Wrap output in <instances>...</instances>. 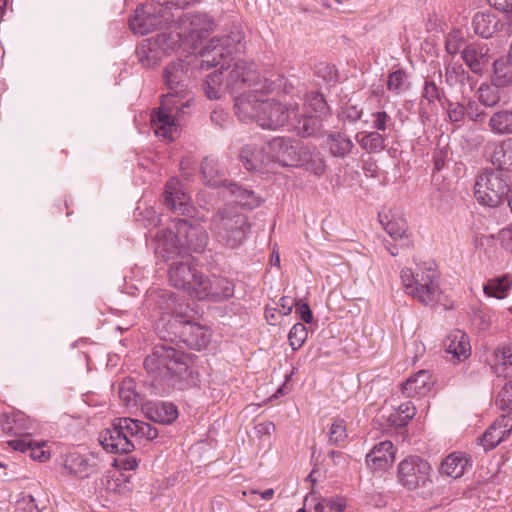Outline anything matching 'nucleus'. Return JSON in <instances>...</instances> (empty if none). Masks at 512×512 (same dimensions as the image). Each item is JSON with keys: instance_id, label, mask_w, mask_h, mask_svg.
<instances>
[{"instance_id": "f257e3e1", "label": "nucleus", "mask_w": 512, "mask_h": 512, "mask_svg": "<svg viewBox=\"0 0 512 512\" xmlns=\"http://www.w3.org/2000/svg\"><path fill=\"white\" fill-rule=\"evenodd\" d=\"M185 59H178L168 64L164 79L168 93L162 96L161 106L151 116V125L155 134L164 139H171L177 132L179 121L189 113L194 98L188 89L191 77L196 78L200 71L197 66L189 65Z\"/></svg>"}, {"instance_id": "f03ea898", "label": "nucleus", "mask_w": 512, "mask_h": 512, "mask_svg": "<svg viewBox=\"0 0 512 512\" xmlns=\"http://www.w3.org/2000/svg\"><path fill=\"white\" fill-rule=\"evenodd\" d=\"M283 77L275 76V79L261 78L253 68V65L244 60H237L221 65L220 69L206 76L203 83V91L210 100H218L228 92L232 96L251 89L252 92L261 91L265 87L268 93L276 92L282 85Z\"/></svg>"}, {"instance_id": "7ed1b4c3", "label": "nucleus", "mask_w": 512, "mask_h": 512, "mask_svg": "<svg viewBox=\"0 0 512 512\" xmlns=\"http://www.w3.org/2000/svg\"><path fill=\"white\" fill-rule=\"evenodd\" d=\"M213 25V20L203 13L179 15L177 22L170 26L169 33L156 36V44L164 52L183 45L196 49L197 42L212 30Z\"/></svg>"}, {"instance_id": "20e7f679", "label": "nucleus", "mask_w": 512, "mask_h": 512, "mask_svg": "<svg viewBox=\"0 0 512 512\" xmlns=\"http://www.w3.org/2000/svg\"><path fill=\"white\" fill-rule=\"evenodd\" d=\"M157 436V429L149 423L125 417L116 419L112 427L102 431L99 441L107 452L127 454L135 449V439L153 440Z\"/></svg>"}, {"instance_id": "39448f33", "label": "nucleus", "mask_w": 512, "mask_h": 512, "mask_svg": "<svg viewBox=\"0 0 512 512\" xmlns=\"http://www.w3.org/2000/svg\"><path fill=\"white\" fill-rule=\"evenodd\" d=\"M210 230L217 242L234 249L246 240L250 231V223L247 215L238 207L226 206L213 215Z\"/></svg>"}, {"instance_id": "423d86ee", "label": "nucleus", "mask_w": 512, "mask_h": 512, "mask_svg": "<svg viewBox=\"0 0 512 512\" xmlns=\"http://www.w3.org/2000/svg\"><path fill=\"white\" fill-rule=\"evenodd\" d=\"M186 354H147L144 367L148 373H156L171 381L179 390H185L198 384V374L192 371L184 361Z\"/></svg>"}, {"instance_id": "0eeeda50", "label": "nucleus", "mask_w": 512, "mask_h": 512, "mask_svg": "<svg viewBox=\"0 0 512 512\" xmlns=\"http://www.w3.org/2000/svg\"><path fill=\"white\" fill-rule=\"evenodd\" d=\"M169 262L170 284L176 289L185 290L197 300H205L208 293V277L193 267L191 255L186 252Z\"/></svg>"}, {"instance_id": "6e6552de", "label": "nucleus", "mask_w": 512, "mask_h": 512, "mask_svg": "<svg viewBox=\"0 0 512 512\" xmlns=\"http://www.w3.org/2000/svg\"><path fill=\"white\" fill-rule=\"evenodd\" d=\"M287 94L286 81L283 78L279 94H271L262 103V108L258 115L259 126L263 129H277L286 125L292 118V115L296 116V112L299 110L298 104L287 101Z\"/></svg>"}, {"instance_id": "1a4fd4ad", "label": "nucleus", "mask_w": 512, "mask_h": 512, "mask_svg": "<svg viewBox=\"0 0 512 512\" xmlns=\"http://www.w3.org/2000/svg\"><path fill=\"white\" fill-rule=\"evenodd\" d=\"M240 41V33H236L233 36L224 35L214 37L200 49L198 54H190L187 63L197 66L200 72L216 67L220 65L233 50H237L235 44H239Z\"/></svg>"}, {"instance_id": "9d476101", "label": "nucleus", "mask_w": 512, "mask_h": 512, "mask_svg": "<svg viewBox=\"0 0 512 512\" xmlns=\"http://www.w3.org/2000/svg\"><path fill=\"white\" fill-rule=\"evenodd\" d=\"M396 480L409 491L425 488L432 483V467L419 456H407L397 465Z\"/></svg>"}, {"instance_id": "9b49d317", "label": "nucleus", "mask_w": 512, "mask_h": 512, "mask_svg": "<svg viewBox=\"0 0 512 512\" xmlns=\"http://www.w3.org/2000/svg\"><path fill=\"white\" fill-rule=\"evenodd\" d=\"M265 151L270 156L272 167L276 164L280 166H299L301 160L307 158L308 146L303 145L298 140L277 137L265 145Z\"/></svg>"}, {"instance_id": "f8f14e48", "label": "nucleus", "mask_w": 512, "mask_h": 512, "mask_svg": "<svg viewBox=\"0 0 512 512\" xmlns=\"http://www.w3.org/2000/svg\"><path fill=\"white\" fill-rule=\"evenodd\" d=\"M146 302L150 307L174 315L181 324H190L198 314L194 308L180 303L175 293L167 289L153 288L148 290Z\"/></svg>"}, {"instance_id": "ddd939ff", "label": "nucleus", "mask_w": 512, "mask_h": 512, "mask_svg": "<svg viewBox=\"0 0 512 512\" xmlns=\"http://www.w3.org/2000/svg\"><path fill=\"white\" fill-rule=\"evenodd\" d=\"M508 190V184L500 174L486 171L476 178L474 196L482 205L497 207L505 200Z\"/></svg>"}, {"instance_id": "4468645a", "label": "nucleus", "mask_w": 512, "mask_h": 512, "mask_svg": "<svg viewBox=\"0 0 512 512\" xmlns=\"http://www.w3.org/2000/svg\"><path fill=\"white\" fill-rule=\"evenodd\" d=\"M158 6L159 8H153L151 4H146L138 7L134 18L129 22L131 30L136 34L145 35L174 17L169 5Z\"/></svg>"}, {"instance_id": "2eb2a0df", "label": "nucleus", "mask_w": 512, "mask_h": 512, "mask_svg": "<svg viewBox=\"0 0 512 512\" xmlns=\"http://www.w3.org/2000/svg\"><path fill=\"white\" fill-rule=\"evenodd\" d=\"M273 93H268L265 87H261V91L252 92L251 89L233 96L235 115L240 121L247 122L255 120L258 123V115L262 108V103L266 97ZM279 94V89L275 92Z\"/></svg>"}, {"instance_id": "dca6fc26", "label": "nucleus", "mask_w": 512, "mask_h": 512, "mask_svg": "<svg viewBox=\"0 0 512 512\" xmlns=\"http://www.w3.org/2000/svg\"><path fill=\"white\" fill-rule=\"evenodd\" d=\"M165 206L178 215H191L194 211L190 205V197L184 192L181 183L176 179H170L163 193Z\"/></svg>"}, {"instance_id": "f3484780", "label": "nucleus", "mask_w": 512, "mask_h": 512, "mask_svg": "<svg viewBox=\"0 0 512 512\" xmlns=\"http://www.w3.org/2000/svg\"><path fill=\"white\" fill-rule=\"evenodd\" d=\"M175 227L178 236L184 238L182 245L183 249L186 251L200 252L206 247L208 237L203 227L192 225V223L186 219H178L175 222Z\"/></svg>"}, {"instance_id": "a211bd4d", "label": "nucleus", "mask_w": 512, "mask_h": 512, "mask_svg": "<svg viewBox=\"0 0 512 512\" xmlns=\"http://www.w3.org/2000/svg\"><path fill=\"white\" fill-rule=\"evenodd\" d=\"M178 237L179 236H176L169 229H161L157 231L154 236L156 242V254L169 262L186 253V250L183 249L182 241L179 240Z\"/></svg>"}, {"instance_id": "6ab92c4d", "label": "nucleus", "mask_w": 512, "mask_h": 512, "mask_svg": "<svg viewBox=\"0 0 512 512\" xmlns=\"http://www.w3.org/2000/svg\"><path fill=\"white\" fill-rule=\"evenodd\" d=\"M400 277L404 288L439 280L436 264L433 261L418 264L415 271L410 268H403Z\"/></svg>"}, {"instance_id": "aec40b11", "label": "nucleus", "mask_w": 512, "mask_h": 512, "mask_svg": "<svg viewBox=\"0 0 512 512\" xmlns=\"http://www.w3.org/2000/svg\"><path fill=\"white\" fill-rule=\"evenodd\" d=\"M98 459L93 455L70 453L64 463L65 470L78 479L89 478L99 469Z\"/></svg>"}, {"instance_id": "412c9836", "label": "nucleus", "mask_w": 512, "mask_h": 512, "mask_svg": "<svg viewBox=\"0 0 512 512\" xmlns=\"http://www.w3.org/2000/svg\"><path fill=\"white\" fill-rule=\"evenodd\" d=\"M512 432V416L502 415L485 431L481 438V444L485 450L494 449L505 441Z\"/></svg>"}, {"instance_id": "4be33fe9", "label": "nucleus", "mask_w": 512, "mask_h": 512, "mask_svg": "<svg viewBox=\"0 0 512 512\" xmlns=\"http://www.w3.org/2000/svg\"><path fill=\"white\" fill-rule=\"evenodd\" d=\"M396 452L397 449L391 441H381L366 455V465L374 470H385L394 462Z\"/></svg>"}, {"instance_id": "5701e85b", "label": "nucleus", "mask_w": 512, "mask_h": 512, "mask_svg": "<svg viewBox=\"0 0 512 512\" xmlns=\"http://www.w3.org/2000/svg\"><path fill=\"white\" fill-rule=\"evenodd\" d=\"M141 409L146 418L161 424H170L178 417L176 406L170 402L147 401Z\"/></svg>"}, {"instance_id": "b1692460", "label": "nucleus", "mask_w": 512, "mask_h": 512, "mask_svg": "<svg viewBox=\"0 0 512 512\" xmlns=\"http://www.w3.org/2000/svg\"><path fill=\"white\" fill-rule=\"evenodd\" d=\"M240 158L247 170L261 173L272 171L270 156L265 151V146L255 148L247 145L240 153Z\"/></svg>"}, {"instance_id": "393cba45", "label": "nucleus", "mask_w": 512, "mask_h": 512, "mask_svg": "<svg viewBox=\"0 0 512 512\" xmlns=\"http://www.w3.org/2000/svg\"><path fill=\"white\" fill-rule=\"evenodd\" d=\"M203 183L213 188L221 186L228 188V180L225 177V170L220 166L219 161L213 157H205L201 164Z\"/></svg>"}, {"instance_id": "a878e982", "label": "nucleus", "mask_w": 512, "mask_h": 512, "mask_svg": "<svg viewBox=\"0 0 512 512\" xmlns=\"http://www.w3.org/2000/svg\"><path fill=\"white\" fill-rule=\"evenodd\" d=\"M433 386L428 370H419L402 384V392L410 398L426 396Z\"/></svg>"}, {"instance_id": "bb28decb", "label": "nucleus", "mask_w": 512, "mask_h": 512, "mask_svg": "<svg viewBox=\"0 0 512 512\" xmlns=\"http://www.w3.org/2000/svg\"><path fill=\"white\" fill-rule=\"evenodd\" d=\"M487 128L497 136L512 135V109H498L492 112L487 121Z\"/></svg>"}, {"instance_id": "cd10ccee", "label": "nucleus", "mask_w": 512, "mask_h": 512, "mask_svg": "<svg viewBox=\"0 0 512 512\" xmlns=\"http://www.w3.org/2000/svg\"><path fill=\"white\" fill-rule=\"evenodd\" d=\"M462 59L474 73H481L489 62L487 50L476 43L469 44L463 49Z\"/></svg>"}, {"instance_id": "c85d7f7f", "label": "nucleus", "mask_w": 512, "mask_h": 512, "mask_svg": "<svg viewBox=\"0 0 512 512\" xmlns=\"http://www.w3.org/2000/svg\"><path fill=\"white\" fill-rule=\"evenodd\" d=\"M404 289L408 295L412 296L425 305L436 302L441 294L439 280L430 283L427 282L424 284H419V286L413 285L412 287Z\"/></svg>"}, {"instance_id": "c756f323", "label": "nucleus", "mask_w": 512, "mask_h": 512, "mask_svg": "<svg viewBox=\"0 0 512 512\" xmlns=\"http://www.w3.org/2000/svg\"><path fill=\"white\" fill-rule=\"evenodd\" d=\"M326 144L330 154L337 158L347 157L354 148V144L351 139L341 132L328 133Z\"/></svg>"}, {"instance_id": "7c9ffc66", "label": "nucleus", "mask_w": 512, "mask_h": 512, "mask_svg": "<svg viewBox=\"0 0 512 512\" xmlns=\"http://www.w3.org/2000/svg\"><path fill=\"white\" fill-rule=\"evenodd\" d=\"M469 464L468 458L461 452L449 454L441 463V472L453 479L460 478Z\"/></svg>"}, {"instance_id": "2f4dec72", "label": "nucleus", "mask_w": 512, "mask_h": 512, "mask_svg": "<svg viewBox=\"0 0 512 512\" xmlns=\"http://www.w3.org/2000/svg\"><path fill=\"white\" fill-rule=\"evenodd\" d=\"M208 293L205 299L212 298L216 301L221 299H229L234 295V283L222 277H214L213 280L208 278Z\"/></svg>"}, {"instance_id": "473e14b6", "label": "nucleus", "mask_w": 512, "mask_h": 512, "mask_svg": "<svg viewBox=\"0 0 512 512\" xmlns=\"http://www.w3.org/2000/svg\"><path fill=\"white\" fill-rule=\"evenodd\" d=\"M360 147L368 153H377L385 149V138L377 131H363L356 135Z\"/></svg>"}, {"instance_id": "72a5a7b5", "label": "nucleus", "mask_w": 512, "mask_h": 512, "mask_svg": "<svg viewBox=\"0 0 512 512\" xmlns=\"http://www.w3.org/2000/svg\"><path fill=\"white\" fill-rule=\"evenodd\" d=\"M491 161L500 170L512 171V139H507L496 147Z\"/></svg>"}, {"instance_id": "f704fd0d", "label": "nucleus", "mask_w": 512, "mask_h": 512, "mask_svg": "<svg viewBox=\"0 0 512 512\" xmlns=\"http://www.w3.org/2000/svg\"><path fill=\"white\" fill-rule=\"evenodd\" d=\"M512 286V278L509 275H504L499 278H493L487 281L484 285V293L490 297L503 299L508 295Z\"/></svg>"}, {"instance_id": "c9c22d12", "label": "nucleus", "mask_w": 512, "mask_h": 512, "mask_svg": "<svg viewBox=\"0 0 512 512\" xmlns=\"http://www.w3.org/2000/svg\"><path fill=\"white\" fill-rule=\"evenodd\" d=\"M183 325L186 326L187 324ZM188 325L191 329V335L185 340L187 347L197 351L207 349L208 343L210 342V333L200 325L193 324V321Z\"/></svg>"}, {"instance_id": "e433bc0d", "label": "nucleus", "mask_w": 512, "mask_h": 512, "mask_svg": "<svg viewBox=\"0 0 512 512\" xmlns=\"http://www.w3.org/2000/svg\"><path fill=\"white\" fill-rule=\"evenodd\" d=\"M445 352H470L471 346L468 336L461 330L450 332L444 340Z\"/></svg>"}, {"instance_id": "4c0bfd02", "label": "nucleus", "mask_w": 512, "mask_h": 512, "mask_svg": "<svg viewBox=\"0 0 512 512\" xmlns=\"http://www.w3.org/2000/svg\"><path fill=\"white\" fill-rule=\"evenodd\" d=\"M228 190L230 194L235 197L236 202L241 206L253 209L258 207L261 203L260 198L256 196L253 191L247 190L235 183H229Z\"/></svg>"}, {"instance_id": "58836bf2", "label": "nucleus", "mask_w": 512, "mask_h": 512, "mask_svg": "<svg viewBox=\"0 0 512 512\" xmlns=\"http://www.w3.org/2000/svg\"><path fill=\"white\" fill-rule=\"evenodd\" d=\"M304 107L305 113L313 114L315 117H322L329 114V106L323 95L318 92H311L307 95Z\"/></svg>"}, {"instance_id": "ea45409f", "label": "nucleus", "mask_w": 512, "mask_h": 512, "mask_svg": "<svg viewBox=\"0 0 512 512\" xmlns=\"http://www.w3.org/2000/svg\"><path fill=\"white\" fill-rule=\"evenodd\" d=\"M473 27L476 34L489 38L495 31L496 23L490 14L478 12L473 17Z\"/></svg>"}, {"instance_id": "a19ab883", "label": "nucleus", "mask_w": 512, "mask_h": 512, "mask_svg": "<svg viewBox=\"0 0 512 512\" xmlns=\"http://www.w3.org/2000/svg\"><path fill=\"white\" fill-rule=\"evenodd\" d=\"M295 120V129L303 137L313 135L318 129V122L313 114H299L296 112V116L292 115Z\"/></svg>"}, {"instance_id": "79ce46f5", "label": "nucleus", "mask_w": 512, "mask_h": 512, "mask_svg": "<svg viewBox=\"0 0 512 512\" xmlns=\"http://www.w3.org/2000/svg\"><path fill=\"white\" fill-rule=\"evenodd\" d=\"M476 95L479 103L485 107H494L501 100L499 89L492 84H481Z\"/></svg>"}, {"instance_id": "37998d69", "label": "nucleus", "mask_w": 512, "mask_h": 512, "mask_svg": "<svg viewBox=\"0 0 512 512\" xmlns=\"http://www.w3.org/2000/svg\"><path fill=\"white\" fill-rule=\"evenodd\" d=\"M416 414V408L411 402L402 403L395 414H391L389 420L395 427L405 426Z\"/></svg>"}, {"instance_id": "c03bdc74", "label": "nucleus", "mask_w": 512, "mask_h": 512, "mask_svg": "<svg viewBox=\"0 0 512 512\" xmlns=\"http://www.w3.org/2000/svg\"><path fill=\"white\" fill-rule=\"evenodd\" d=\"M303 165L306 166L307 170L318 176H321L326 171L324 158L319 152H312L309 147L307 158L305 157V159L301 160V164L299 166Z\"/></svg>"}, {"instance_id": "a18cd8bd", "label": "nucleus", "mask_w": 512, "mask_h": 512, "mask_svg": "<svg viewBox=\"0 0 512 512\" xmlns=\"http://www.w3.org/2000/svg\"><path fill=\"white\" fill-rule=\"evenodd\" d=\"M106 489L117 494H125L130 490V483L123 473L113 472L107 476Z\"/></svg>"}, {"instance_id": "49530a36", "label": "nucleus", "mask_w": 512, "mask_h": 512, "mask_svg": "<svg viewBox=\"0 0 512 512\" xmlns=\"http://www.w3.org/2000/svg\"><path fill=\"white\" fill-rule=\"evenodd\" d=\"M409 83L407 75L403 70H396L389 74L387 89L395 94H401L408 90Z\"/></svg>"}, {"instance_id": "de8ad7c7", "label": "nucleus", "mask_w": 512, "mask_h": 512, "mask_svg": "<svg viewBox=\"0 0 512 512\" xmlns=\"http://www.w3.org/2000/svg\"><path fill=\"white\" fill-rule=\"evenodd\" d=\"M119 397L126 406L137 404L138 394L135 391V382L131 378L124 379L119 385Z\"/></svg>"}, {"instance_id": "09e8293b", "label": "nucleus", "mask_w": 512, "mask_h": 512, "mask_svg": "<svg viewBox=\"0 0 512 512\" xmlns=\"http://www.w3.org/2000/svg\"><path fill=\"white\" fill-rule=\"evenodd\" d=\"M348 437L347 425L344 419H334L329 430V443L331 445H342Z\"/></svg>"}, {"instance_id": "8fccbe9b", "label": "nucleus", "mask_w": 512, "mask_h": 512, "mask_svg": "<svg viewBox=\"0 0 512 512\" xmlns=\"http://www.w3.org/2000/svg\"><path fill=\"white\" fill-rule=\"evenodd\" d=\"M308 332L304 324L296 323L288 334L289 344L292 350L296 351L301 348L307 338Z\"/></svg>"}, {"instance_id": "3c124183", "label": "nucleus", "mask_w": 512, "mask_h": 512, "mask_svg": "<svg viewBox=\"0 0 512 512\" xmlns=\"http://www.w3.org/2000/svg\"><path fill=\"white\" fill-rule=\"evenodd\" d=\"M465 111L466 118L475 124H483L486 120V112L473 99H469L467 101V103L465 104Z\"/></svg>"}, {"instance_id": "603ef678", "label": "nucleus", "mask_w": 512, "mask_h": 512, "mask_svg": "<svg viewBox=\"0 0 512 512\" xmlns=\"http://www.w3.org/2000/svg\"><path fill=\"white\" fill-rule=\"evenodd\" d=\"M386 232L395 240L408 236V227L405 220H390L385 226Z\"/></svg>"}, {"instance_id": "864d4df0", "label": "nucleus", "mask_w": 512, "mask_h": 512, "mask_svg": "<svg viewBox=\"0 0 512 512\" xmlns=\"http://www.w3.org/2000/svg\"><path fill=\"white\" fill-rule=\"evenodd\" d=\"M447 116L451 123L460 126L466 118L465 104L460 102H449Z\"/></svg>"}, {"instance_id": "5fc2aeb1", "label": "nucleus", "mask_w": 512, "mask_h": 512, "mask_svg": "<svg viewBox=\"0 0 512 512\" xmlns=\"http://www.w3.org/2000/svg\"><path fill=\"white\" fill-rule=\"evenodd\" d=\"M495 404L501 410H507L512 407V381H506L499 391Z\"/></svg>"}, {"instance_id": "6e6d98bb", "label": "nucleus", "mask_w": 512, "mask_h": 512, "mask_svg": "<svg viewBox=\"0 0 512 512\" xmlns=\"http://www.w3.org/2000/svg\"><path fill=\"white\" fill-rule=\"evenodd\" d=\"M443 91L433 81L426 80L423 90L422 98L427 100L428 103H435L441 99Z\"/></svg>"}, {"instance_id": "4d7b16f0", "label": "nucleus", "mask_w": 512, "mask_h": 512, "mask_svg": "<svg viewBox=\"0 0 512 512\" xmlns=\"http://www.w3.org/2000/svg\"><path fill=\"white\" fill-rule=\"evenodd\" d=\"M363 114V109L360 108L357 104L348 101L342 107V116L348 120L349 122L358 121Z\"/></svg>"}, {"instance_id": "13d9d810", "label": "nucleus", "mask_w": 512, "mask_h": 512, "mask_svg": "<svg viewBox=\"0 0 512 512\" xmlns=\"http://www.w3.org/2000/svg\"><path fill=\"white\" fill-rule=\"evenodd\" d=\"M463 45V39L459 31L450 32L446 39V51L451 54H457Z\"/></svg>"}, {"instance_id": "bf43d9fd", "label": "nucleus", "mask_w": 512, "mask_h": 512, "mask_svg": "<svg viewBox=\"0 0 512 512\" xmlns=\"http://www.w3.org/2000/svg\"><path fill=\"white\" fill-rule=\"evenodd\" d=\"M373 128L378 131H385L391 125V117L385 111H378L372 114Z\"/></svg>"}, {"instance_id": "052dcab7", "label": "nucleus", "mask_w": 512, "mask_h": 512, "mask_svg": "<svg viewBox=\"0 0 512 512\" xmlns=\"http://www.w3.org/2000/svg\"><path fill=\"white\" fill-rule=\"evenodd\" d=\"M20 509L25 512H44L45 508H39L36 499L32 495L23 496L18 502Z\"/></svg>"}, {"instance_id": "680f3d73", "label": "nucleus", "mask_w": 512, "mask_h": 512, "mask_svg": "<svg viewBox=\"0 0 512 512\" xmlns=\"http://www.w3.org/2000/svg\"><path fill=\"white\" fill-rule=\"evenodd\" d=\"M502 247L508 252L512 253V224L502 229L498 236Z\"/></svg>"}, {"instance_id": "e2e57ef3", "label": "nucleus", "mask_w": 512, "mask_h": 512, "mask_svg": "<svg viewBox=\"0 0 512 512\" xmlns=\"http://www.w3.org/2000/svg\"><path fill=\"white\" fill-rule=\"evenodd\" d=\"M295 312L305 323H311L313 320L312 311L307 303H297Z\"/></svg>"}, {"instance_id": "0e129e2a", "label": "nucleus", "mask_w": 512, "mask_h": 512, "mask_svg": "<svg viewBox=\"0 0 512 512\" xmlns=\"http://www.w3.org/2000/svg\"><path fill=\"white\" fill-rule=\"evenodd\" d=\"M496 361L501 362L505 368L501 371L505 377L512 375V354H495Z\"/></svg>"}, {"instance_id": "69168bd1", "label": "nucleus", "mask_w": 512, "mask_h": 512, "mask_svg": "<svg viewBox=\"0 0 512 512\" xmlns=\"http://www.w3.org/2000/svg\"><path fill=\"white\" fill-rule=\"evenodd\" d=\"M294 305V299L284 296L280 299L278 313L283 316L289 315Z\"/></svg>"}, {"instance_id": "338daca9", "label": "nucleus", "mask_w": 512, "mask_h": 512, "mask_svg": "<svg viewBox=\"0 0 512 512\" xmlns=\"http://www.w3.org/2000/svg\"><path fill=\"white\" fill-rule=\"evenodd\" d=\"M496 64L495 63V71H494V74L492 76V85H494L496 88H499V87H504L506 86L510 80H511V77H509L507 74H502L500 73V71H498L497 67H496Z\"/></svg>"}, {"instance_id": "774afa93", "label": "nucleus", "mask_w": 512, "mask_h": 512, "mask_svg": "<svg viewBox=\"0 0 512 512\" xmlns=\"http://www.w3.org/2000/svg\"><path fill=\"white\" fill-rule=\"evenodd\" d=\"M31 458L38 460L40 462H44L50 458L49 451L43 450L39 445H32L30 451Z\"/></svg>"}]
</instances>
